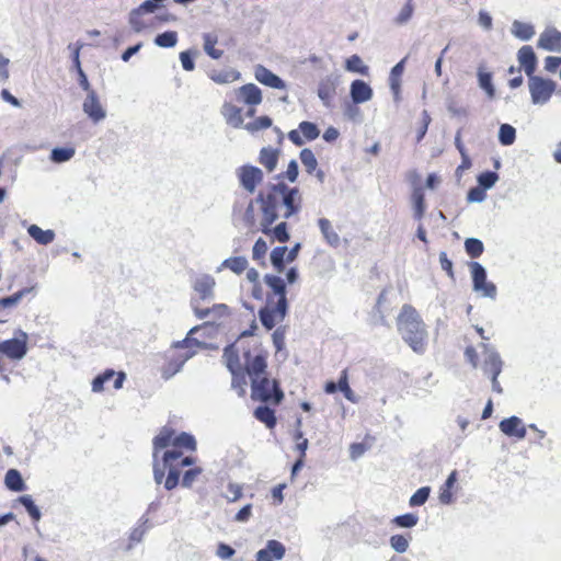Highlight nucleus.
Returning a JSON list of instances; mask_svg holds the SVG:
<instances>
[{
    "mask_svg": "<svg viewBox=\"0 0 561 561\" xmlns=\"http://www.w3.org/2000/svg\"><path fill=\"white\" fill-rule=\"evenodd\" d=\"M502 366L503 363L500 355L490 353L482 363V371L486 377L491 378V381H495V378H497L502 371Z\"/></svg>",
    "mask_w": 561,
    "mask_h": 561,
    "instance_id": "22",
    "label": "nucleus"
},
{
    "mask_svg": "<svg viewBox=\"0 0 561 561\" xmlns=\"http://www.w3.org/2000/svg\"><path fill=\"white\" fill-rule=\"evenodd\" d=\"M232 95L234 101L249 106L247 111L249 117L254 116L255 106L261 104L263 100L261 89L254 83H247L234 89Z\"/></svg>",
    "mask_w": 561,
    "mask_h": 561,
    "instance_id": "7",
    "label": "nucleus"
},
{
    "mask_svg": "<svg viewBox=\"0 0 561 561\" xmlns=\"http://www.w3.org/2000/svg\"><path fill=\"white\" fill-rule=\"evenodd\" d=\"M221 265L236 274H241L247 270L248 261L243 256H232L225 260Z\"/></svg>",
    "mask_w": 561,
    "mask_h": 561,
    "instance_id": "36",
    "label": "nucleus"
},
{
    "mask_svg": "<svg viewBox=\"0 0 561 561\" xmlns=\"http://www.w3.org/2000/svg\"><path fill=\"white\" fill-rule=\"evenodd\" d=\"M337 390H340L348 401H351V402L356 401L354 392L348 385L347 369H344L341 373V376H340V379L337 382Z\"/></svg>",
    "mask_w": 561,
    "mask_h": 561,
    "instance_id": "46",
    "label": "nucleus"
},
{
    "mask_svg": "<svg viewBox=\"0 0 561 561\" xmlns=\"http://www.w3.org/2000/svg\"><path fill=\"white\" fill-rule=\"evenodd\" d=\"M439 263H440L442 268L447 273V275L450 278H454L455 274H454V268H453V262L448 259L446 252L439 253Z\"/></svg>",
    "mask_w": 561,
    "mask_h": 561,
    "instance_id": "64",
    "label": "nucleus"
},
{
    "mask_svg": "<svg viewBox=\"0 0 561 561\" xmlns=\"http://www.w3.org/2000/svg\"><path fill=\"white\" fill-rule=\"evenodd\" d=\"M412 202L415 217L421 219L425 211V196L422 187H415L412 192Z\"/></svg>",
    "mask_w": 561,
    "mask_h": 561,
    "instance_id": "37",
    "label": "nucleus"
},
{
    "mask_svg": "<svg viewBox=\"0 0 561 561\" xmlns=\"http://www.w3.org/2000/svg\"><path fill=\"white\" fill-rule=\"evenodd\" d=\"M257 329L255 320L250 329L224 348L222 358L231 374V388L243 398L247 394L248 378L251 380V398L265 404L278 405L284 392L276 379L267 376L268 352L259 342H248Z\"/></svg>",
    "mask_w": 561,
    "mask_h": 561,
    "instance_id": "1",
    "label": "nucleus"
},
{
    "mask_svg": "<svg viewBox=\"0 0 561 561\" xmlns=\"http://www.w3.org/2000/svg\"><path fill=\"white\" fill-rule=\"evenodd\" d=\"M337 80L332 77L323 78L318 85V96L324 105L330 106L336 94Z\"/></svg>",
    "mask_w": 561,
    "mask_h": 561,
    "instance_id": "21",
    "label": "nucleus"
},
{
    "mask_svg": "<svg viewBox=\"0 0 561 561\" xmlns=\"http://www.w3.org/2000/svg\"><path fill=\"white\" fill-rule=\"evenodd\" d=\"M497 180L499 175L493 171L483 172L478 176V183L484 190L492 187Z\"/></svg>",
    "mask_w": 561,
    "mask_h": 561,
    "instance_id": "54",
    "label": "nucleus"
},
{
    "mask_svg": "<svg viewBox=\"0 0 561 561\" xmlns=\"http://www.w3.org/2000/svg\"><path fill=\"white\" fill-rule=\"evenodd\" d=\"M27 232L37 243L43 245L51 243L55 239V232L53 230H43L37 225H31Z\"/></svg>",
    "mask_w": 561,
    "mask_h": 561,
    "instance_id": "29",
    "label": "nucleus"
},
{
    "mask_svg": "<svg viewBox=\"0 0 561 561\" xmlns=\"http://www.w3.org/2000/svg\"><path fill=\"white\" fill-rule=\"evenodd\" d=\"M512 32L516 37L523 41L530 39L535 34V30L531 24L524 23L520 21H514L512 25Z\"/></svg>",
    "mask_w": 561,
    "mask_h": 561,
    "instance_id": "34",
    "label": "nucleus"
},
{
    "mask_svg": "<svg viewBox=\"0 0 561 561\" xmlns=\"http://www.w3.org/2000/svg\"><path fill=\"white\" fill-rule=\"evenodd\" d=\"M285 334H286L285 328H277L273 332L272 339H273V344H274L276 351H282L284 348Z\"/></svg>",
    "mask_w": 561,
    "mask_h": 561,
    "instance_id": "60",
    "label": "nucleus"
},
{
    "mask_svg": "<svg viewBox=\"0 0 561 561\" xmlns=\"http://www.w3.org/2000/svg\"><path fill=\"white\" fill-rule=\"evenodd\" d=\"M286 549L277 540H268L266 547L256 553V561H275L284 558Z\"/></svg>",
    "mask_w": 561,
    "mask_h": 561,
    "instance_id": "16",
    "label": "nucleus"
},
{
    "mask_svg": "<svg viewBox=\"0 0 561 561\" xmlns=\"http://www.w3.org/2000/svg\"><path fill=\"white\" fill-rule=\"evenodd\" d=\"M180 60H181V64H182V67H183L184 70H186V71L194 70L195 64H194L193 55H192L191 51H188V50L181 51L180 53Z\"/></svg>",
    "mask_w": 561,
    "mask_h": 561,
    "instance_id": "62",
    "label": "nucleus"
},
{
    "mask_svg": "<svg viewBox=\"0 0 561 561\" xmlns=\"http://www.w3.org/2000/svg\"><path fill=\"white\" fill-rule=\"evenodd\" d=\"M320 135V130L314 123L301 122L297 129L288 133V139L296 146H302L306 141H312Z\"/></svg>",
    "mask_w": 561,
    "mask_h": 561,
    "instance_id": "11",
    "label": "nucleus"
},
{
    "mask_svg": "<svg viewBox=\"0 0 561 561\" xmlns=\"http://www.w3.org/2000/svg\"><path fill=\"white\" fill-rule=\"evenodd\" d=\"M73 64L77 68V71H78V75H79V84L80 87L87 92V94H90L91 91H94L89 81H88V78L84 73V71L82 70L81 68V65H80V59H79V48L76 49L75 54H73Z\"/></svg>",
    "mask_w": 561,
    "mask_h": 561,
    "instance_id": "47",
    "label": "nucleus"
},
{
    "mask_svg": "<svg viewBox=\"0 0 561 561\" xmlns=\"http://www.w3.org/2000/svg\"><path fill=\"white\" fill-rule=\"evenodd\" d=\"M318 226H319V229L323 236V239L324 241L333 247V248H336L340 245L341 243V239H340V236L339 233L335 231V229L333 228L331 221L327 218H320L318 220Z\"/></svg>",
    "mask_w": 561,
    "mask_h": 561,
    "instance_id": "23",
    "label": "nucleus"
},
{
    "mask_svg": "<svg viewBox=\"0 0 561 561\" xmlns=\"http://www.w3.org/2000/svg\"><path fill=\"white\" fill-rule=\"evenodd\" d=\"M473 289L482 293L483 296L494 298L496 296V287L493 283L486 280V272L478 262L470 263Z\"/></svg>",
    "mask_w": 561,
    "mask_h": 561,
    "instance_id": "9",
    "label": "nucleus"
},
{
    "mask_svg": "<svg viewBox=\"0 0 561 561\" xmlns=\"http://www.w3.org/2000/svg\"><path fill=\"white\" fill-rule=\"evenodd\" d=\"M516 139V130L512 125L503 124L500 127L499 140L503 146H510L514 144Z\"/></svg>",
    "mask_w": 561,
    "mask_h": 561,
    "instance_id": "44",
    "label": "nucleus"
},
{
    "mask_svg": "<svg viewBox=\"0 0 561 561\" xmlns=\"http://www.w3.org/2000/svg\"><path fill=\"white\" fill-rule=\"evenodd\" d=\"M254 417L270 430H273L277 424L275 411L267 405H260L254 410Z\"/></svg>",
    "mask_w": 561,
    "mask_h": 561,
    "instance_id": "26",
    "label": "nucleus"
},
{
    "mask_svg": "<svg viewBox=\"0 0 561 561\" xmlns=\"http://www.w3.org/2000/svg\"><path fill=\"white\" fill-rule=\"evenodd\" d=\"M345 69L350 72L360 73L363 76L368 75L369 68L364 65L362 58L358 55H352L345 61Z\"/></svg>",
    "mask_w": 561,
    "mask_h": 561,
    "instance_id": "35",
    "label": "nucleus"
},
{
    "mask_svg": "<svg viewBox=\"0 0 561 561\" xmlns=\"http://www.w3.org/2000/svg\"><path fill=\"white\" fill-rule=\"evenodd\" d=\"M145 13L140 12L138 9H134L129 14V24L133 30L137 33L144 31L145 28L151 26V23H148L144 19Z\"/></svg>",
    "mask_w": 561,
    "mask_h": 561,
    "instance_id": "38",
    "label": "nucleus"
},
{
    "mask_svg": "<svg viewBox=\"0 0 561 561\" xmlns=\"http://www.w3.org/2000/svg\"><path fill=\"white\" fill-rule=\"evenodd\" d=\"M478 78L480 87L488 93L490 98H493L495 90L492 84V75L490 72L479 71Z\"/></svg>",
    "mask_w": 561,
    "mask_h": 561,
    "instance_id": "52",
    "label": "nucleus"
},
{
    "mask_svg": "<svg viewBox=\"0 0 561 561\" xmlns=\"http://www.w3.org/2000/svg\"><path fill=\"white\" fill-rule=\"evenodd\" d=\"M272 124V119L268 116L264 115L256 117L252 122H249L248 124H245L244 127L248 131L254 134L256 131L270 128Z\"/></svg>",
    "mask_w": 561,
    "mask_h": 561,
    "instance_id": "42",
    "label": "nucleus"
},
{
    "mask_svg": "<svg viewBox=\"0 0 561 561\" xmlns=\"http://www.w3.org/2000/svg\"><path fill=\"white\" fill-rule=\"evenodd\" d=\"M5 486L14 492H21L25 489V483L21 473L16 469H10L4 477Z\"/></svg>",
    "mask_w": 561,
    "mask_h": 561,
    "instance_id": "31",
    "label": "nucleus"
},
{
    "mask_svg": "<svg viewBox=\"0 0 561 561\" xmlns=\"http://www.w3.org/2000/svg\"><path fill=\"white\" fill-rule=\"evenodd\" d=\"M537 46L549 51H561V32L557 28H546L539 36Z\"/></svg>",
    "mask_w": 561,
    "mask_h": 561,
    "instance_id": "14",
    "label": "nucleus"
},
{
    "mask_svg": "<svg viewBox=\"0 0 561 561\" xmlns=\"http://www.w3.org/2000/svg\"><path fill=\"white\" fill-rule=\"evenodd\" d=\"M82 108L94 123L101 122L106 116V112L103 108L95 91H91L90 94H87Z\"/></svg>",
    "mask_w": 561,
    "mask_h": 561,
    "instance_id": "13",
    "label": "nucleus"
},
{
    "mask_svg": "<svg viewBox=\"0 0 561 561\" xmlns=\"http://www.w3.org/2000/svg\"><path fill=\"white\" fill-rule=\"evenodd\" d=\"M19 502L25 507L35 522L41 519V512L30 495L20 496Z\"/></svg>",
    "mask_w": 561,
    "mask_h": 561,
    "instance_id": "48",
    "label": "nucleus"
},
{
    "mask_svg": "<svg viewBox=\"0 0 561 561\" xmlns=\"http://www.w3.org/2000/svg\"><path fill=\"white\" fill-rule=\"evenodd\" d=\"M371 437H367L365 442L354 443L350 447V454L353 459L360 457L371 446Z\"/></svg>",
    "mask_w": 561,
    "mask_h": 561,
    "instance_id": "53",
    "label": "nucleus"
},
{
    "mask_svg": "<svg viewBox=\"0 0 561 561\" xmlns=\"http://www.w3.org/2000/svg\"><path fill=\"white\" fill-rule=\"evenodd\" d=\"M430 493H431V488L430 486H422V488H420L410 497V501H409L410 506L414 507V506L423 505L427 501V499L430 496Z\"/></svg>",
    "mask_w": 561,
    "mask_h": 561,
    "instance_id": "49",
    "label": "nucleus"
},
{
    "mask_svg": "<svg viewBox=\"0 0 561 561\" xmlns=\"http://www.w3.org/2000/svg\"><path fill=\"white\" fill-rule=\"evenodd\" d=\"M114 379L113 388L118 390L123 387L126 379L124 371H115L113 369H106L102 374L98 375L92 381V391L101 392L105 389V383Z\"/></svg>",
    "mask_w": 561,
    "mask_h": 561,
    "instance_id": "12",
    "label": "nucleus"
},
{
    "mask_svg": "<svg viewBox=\"0 0 561 561\" xmlns=\"http://www.w3.org/2000/svg\"><path fill=\"white\" fill-rule=\"evenodd\" d=\"M237 175L241 186L249 193H254L264 179L262 170L254 165H242Z\"/></svg>",
    "mask_w": 561,
    "mask_h": 561,
    "instance_id": "10",
    "label": "nucleus"
},
{
    "mask_svg": "<svg viewBox=\"0 0 561 561\" xmlns=\"http://www.w3.org/2000/svg\"><path fill=\"white\" fill-rule=\"evenodd\" d=\"M392 522L399 527L411 528L417 524L419 517L413 513H407L394 517Z\"/></svg>",
    "mask_w": 561,
    "mask_h": 561,
    "instance_id": "51",
    "label": "nucleus"
},
{
    "mask_svg": "<svg viewBox=\"0 0 561 561\" xmlns=\"http://www.w3.org/2000/svg\"><path fill=\"white\" fill-rule=\"evenodd\" d=\"M255 205L260 210V230L284 243L289 240L287 224L282 221L274 228L272 225L282 217L289 219L299 214L302 207V195L298 187H289L285 183H275L261 191L254 201H251L243 214V221L248 227H254L257 222Z\"/></svg>",
    "mask_w": 561,
    "mask_h": 561,
    "instance_id": "2",
    "label": "nucleus"
},
{
    "mask_svg": "<svg viewBox=\"0 0 561 561\" xmlns=\"http://www.w3.org/2000/svg\"><path fill=\"white\" fill-rule=\"evenodd\" d=\"M215 279L210 275H203L194 282V290L202 299H207L213 296Z\"/></svg>",
    "mask_w": 561,
    "mask_h": 561,
    "instance_id": "25",
    "label": "nucleus"
},
{
    "mask_svg": "<svg viewBox=\"0 0 561 561\" xmlns=\"http://www.w3.org/2000/svg\"><path fill=\"white\" fill-rule=\"evenodd\" d=\"M300 161L305 167L308 174H313L318 169V161L313 151L309 148H305L299 153Z\"/></svg>",
    "mask_w": 561,
    "mask_h": 561,
    "instance_id": "33",
    "label": "nucleus"
},
{
    "mask_svg": "<svg viewBox=\"0 0 561 561\" xmlns=\"http://www.w3.org/2000/svg\"><path fill=\"white\" fill-rule=\"evenodd\" d=\"M75 152L72 147L55 148L51 150L50 159L56 163L66 162L75 156Z\"/></svg>",
    "mask_w": 561,
    "mask_h": 561,
    "instance_id": "45",
    "label": "nucleus"
},
{
    "mask_svg": "<svg viewBox=\"0 0 561 561\" xmlns=\"http://www.w3.org/2000/svg\"><path fill=\"white\" fill-rule=\"evenodd\" d=\"M201 467H194L186 470L182 477L181 484L184 488H191L198 476L202 473Z\"/></svg>",
    "mask_w": 561,
    "mask_h": 561,
    "instance_id": "55",
    "label": "nucleus"
},
{
    "mask_svg": "<svg viewBox=\"0 0 561 561\" xmlns=\"http://www.w3.org/2000/svg\"><path fill=\"white\" fill-rule=\"evenodd\" d=\"M28 335L19 330L12 339L0 342V354L11 360H21L28 351Z\"/></svg>",
    "mask_w": 561,
    "mask_h": 561,
    "instance_id": "6",
    "label": "nucleus"
},
{
    "mask_svg": "<svg viewBox=\"0 0 561 561\" xmlns=\"http://www.w3.org/2000/svg\"><path fill=\"white\" fill-rule=\"evenodd\" d=\"M414 5L413 0H408L404 7L401 9L400 13L396 18L397 24H404L407 23L413 15Z\"/></svg>",
    "mask_w": 561,
    "mask_h": 561,
    "instance_id": "56",
    "label": "nucleus"
},
{
    "mask_svg": "<svg viewBox=\"0 0 561 561\" xmlns=\"http://www.w3.org/2000/svg\"><path fill=\"white\" fill-rule=\"evenodd\" d=\"M528 84L531 101L535 104L547 103L556 90V83L552 80L543 79L535 75L529 77Z\"/></svg>",
    "mask_w": 561,
    "mask_h": 561,
    "instance_id": "8",
    "label": "nucleus"
},
{
    "mask_svg": "<svg viewBox=\"0 0 561 561\" xmlns=\"http://www.w3.org/2000/svg\"><path fill=\"white\" fill-rule=\"evenodd\" d=\"M254 77L260 83L267 85L270 88H273V89H285L286 88L285 82L278 76H276L274 72H272L270 69H267L266 67H264L262 65H259L255 68Z\"/></svg>",
    "mask_w": 561,
    "mask_h": 561,
    "instance_id": "18",
    "label": "nucleus"
},
{
    "mask_svg": "<svg viewBox=\"0 0 561 561\" xmlns=\"http://www.w3.org/2000/svg\"><path fill=\"white\" fill-rule=\"evenodd\" d=\"M266 253L267 244L262 238H259L253 245L252 257L255 261H261L265 257Z\"/></svg>",
    "mask_w": 561,
    "mask_h": 561,
    "instance_id": "57",
    "label": "nucleus"
},
{
    "mask_svg": "<svg viewBox=\"0 0 561 561\" xmlns=\"http://www.w3.org/2000/svg\"><path fill=\"white\" fill-rule=\"evenodd\" d=\"M299 175L298 163L296 160H290L285 172L279 173L276 178L278 183H284V180L295 183Z\"/></svg>",
    "mask_w": 561,
    "mask_h": 561,
    "instance_id": "43",
    "label": "nucleus"
},
{
    "mask_svg": "<svg viewBox=\"0 0 561 561\" xmlns=\"http://www.w3.org/2000/svg\"><path fill=\"white\" fill-rule=\"evenodd\" d=\"M221 114L228 125L234 128H240L243 125L242 108L233 104L232 101H226L222 104Z\"/></svg>",
    "mask_w": 561,
    "mask_h": 561,
    "instance_id": "20",
    "label": "nucleus"
},
{
    "mask_svg": "<svg viewBox=\"0 0 561 561\" xmlns=\"http://www.w3.org/2000/svg\"><path fill=\"white\" fill-rule=\"evenodd\" d=\"M208 77L218 84H225L239 80L240 72L236 70H211Z\"/></svg>",
    "mask_w": 561,
    "mask_h": 561,
    "instance_id": "32",
    "label": "nucleus"
},
{
    "mask_svg": "<svg viewBox=\"0 0 561 561\" xmlns=\"http://www.w3.org/2000/svg\"><path fill=\"white\" fill-rule=\"evenodd\" d=\"M204 50L213 59H219L224 55L222 49H217L216 44L218 43V36L213 33H205L203 35Z\"/></svg>",
    "mask_w": 561,
    "mask_h": 561,
    "instance_id": "30",
    "label": "nucleus"
},
{
    "mask_svg": "<svg viewBox=\"0 0 561 561\" xmlns=\"http://www.w3.org/2000/svg\"><path fill=\"white\" fill-rule=\"evenodd\" d=\"M397 327L404 342L417 354L427 346V330L420 313L411 305H403L397 318Z\"/></svg>",
    "mask_w": 561,
    "mask_h": 561,
    "instance_id": "5",
    "label": "nucleus"
},
{
    "mask_svg": "<svg viewBox=\"0 0 561 561\" xmlns=\"http://www.w3.org/2000/svg\"><path fill=\"white\" fill-rule=\"evenodd\" d=\"M499 427L502 433H504L508 437H515L517 439H523L526 436V427L523 424L522 420L517 416H511L508 419H504L500 422Z\"/></svg>",
    "mask_w": 561,
    "mask_h": 561,
    "instance_id": "15",
    "label": "nucleus"
},
{
    "mask_svg": "<svg viewBox=\"0 0 561 561\" xmlns=\"http://www.w3.org/2000/svg\"><path fill=\"white\" fill-rule=\"evenodd\" d=\"M264 279L272 293L267 295L266 305L259 310V317L263 327L270 331L286 317V286L279 276L265 275Z\"/></svg>",
    "mask_w": 561,
    "mask_h": 561,
    "instance_id": "4",
    "label": "nucleus"
},
{
    "mask_svg": "<svg viewBox=\"0 0 561 561\" xmlns=\"http://www.w3.org/2000/svg\"><path fill=\"white\" fill-rule=\"evenodd\" d=\"M457 482V471L454 470L445 481V483L440 486L439 490V502L442 504H450L454 499L453 489Z\"/></svg>",
    "mask_w": 561,
    "mask_h": 561,
    "instance_id": "28",
    "label": "nucleus"
},
{
    "mask_svg": "<svg viewBox=\"0 0 561 561\" xmlns=\"http://www.w3.org/2000/svg\"><path fill=\"white\" fill-rule=\"evenodd\" d=\"M485 191L480 185L470 188L467 195L468 202H482L486 196Z\"/></svg>",
    "mask_w": 561,
    "mask_h": 561,
    "instance_id": "61",
    "label": "nucleus"
},
{
    "mask_svg": "<svg viewBox=\"0 0 561 561\" xmlns=\"http://www.w3.org/2000/svg\"><path fill=\"white\" fill-rule=\"evenodd\" d=\"M196 439L182 432L176 435L172 427L163 426L152 439L153 478L158 484L163 483L169 491L180 484L182 468L195 463V458L184 456V451H195Z\"/></svg>",
    "mask_w": 561,
    "mask_h": 561,
    "instance_id": "3",
    "label": "nucleus"
},
{
    "mask_svg": "<svg viewBox=\"0 0 561 561\" xmlns=\"http://www.w3.org/2000/svg\"><path fill=\"white\" fill-rule=\"evenodd\" d=\"M287 252V247H276L271 253V262L278 272H283L285 268L284 261Z\"/></svg>",
    "mask_w": 561,
    "mask_h": 561,
    "instance_id": "41",
    "label": "nucleus"
},
{
    "mask_svg": "<svg viewBox=\"0 0 561 561\" xmlns=\"http://www.w3.org/2000/svg\"><path fill=\"white\" fill-rule=\"evenodd\" d=\"M195 314L198 319H205L209 316H213L214 319H220L229 316V308L225 304H217L211 308H196Z\"/></svg>",
    "mask_w": 561,
    "mask_h": 561,
    "instance_id": "27",
    "label": "nucleus"
},
{
    "mask_svg": "<svg viewBox=\"0 0 561 561\" xmlns=\"http://www.w3.org/2000/svg\"><path fill=\"white\" fill-rule=\"evenodd\" d=\"M279 150L271 147H264L259 154V162L266 169L267 172H273L278 163Z\"/></svg>",
    "mask_w": 561,
    "mask_h": 561,
    "instance_id": "24",
    "label": "nucleus"
},
{
    "mask_svg": "<svg viewBox=\"0 0 561 561\" xmlns=\"http://www.w3.org/2000/svg\"><path fill=\"white\" fill-rule=\"evenodd\" d=\"M197 331V328H193L190 330L187 336L182 340V341H179L176 343H174V347L176 348H183V347H197L201 345V342L194 337H192L191 335Z\"/></svg>",
    "mask_w": 561,
    "mask_h": 561,
    "instance_id": "59",
    "label": "nucleus"
},
{
    "mask_svg": "<svg viewBox=\"0 0 561 561\" xmlns=\"http://www.w3.org/2000/svg\"><path fill=\"white\" fill-rule=\"evenodd\" d=\"M294 439L296 442V449L299 451V457L306 458V450L309 444L308 439L304 437V434L300 430L295 432Z\"/></svg>",
    "mask_w": 561,
    "mask_h": 561,
    "instance_id": "58",
    "label": "nucleus"
},
{
    "mask_svg": "<svg viewBox=\"0 0 561 561\" xmlns=\"http://www.w3.org/2000/svg\"><path fill=\"white\" fill-rule=\"evenodd\" d=\"M350 93L352 101L355 104L368 102L369 100H371L374 95L370 85L367 82L359 79H356L351 83Z\"/></svg>",
    "mask_w": 561,
    "mask_h": 561,
    "instance_id": "19",
    "label": "nucleus"
},
{
    "mask_svg": "<svg viewBox=\"0 0 561 561\" xmlns=\"http://www.w3.org/2000/svg\"><path fill=\"white\" fill-rule=\"evenodd\" d=\"M411 539V536L409 535L408 537L403 536V535H393L390 537V546L397 551V552H400V553H403L408 550L409 548V541Z\"/></svg>",
    "mask_w": 561,
    "mask_h": 561,
    "instance_id": "50",
    "label": "nucleus"
},
{
    "mask_svg": "<svg viewBox=\"0 0 561 561\" xmlns=\"http://www.w3.org/2000/svg\"><path fill=\"white\" fill-rule=\"evenodd\" d=\"M178 43V33L175 31H167L159 34L154 38V44L159 47L170 48L174 47Z\"/></svg>",
    "mask_w": 561,
    "mask_h": 561,
    "instance_id": "39",
    "label": "nucleus"
},
{
    "mask_svg": "<svg viewBox=\"0 0 561 561\" xmlns=\"http://www.w3.org/2000/svg\"><path fill=\"white\" fill-rule=\"evenodd\" d=\"M465 249H466L467 254L471 259H477V257L481 256V254L483 253L484 245H483L482 241L479 239L468 238L465 241Z\"/></svg>",
    "mask_w": 561,
    "mask_h": 561,
    "instance_id": "40",
    "label": "nucleus"
},
{
    "mask_svg": "<svg viewBox=\"0 0 561 561\" xmlns=\"http://www.w3.org/2000/svg\"><path fill=\"white\" fill-rule=\"evenodd\" d=\"M517 59L526 75L531 77L535 75L537 68V57L531 46L525 45L519 48Z\"/></svg>",
    "mask_w": 561,
    "mask_h": 561,
    "instance_id": "17",
    "label": "nucleus"
},
{
    "mask_svg": "<svg viewBox=\"0 0 561 561\" xmlns=\"http://www.w3.org/2000/svg\"><path fill=\"white\" fill-rule=\"evenodd\" d=\"M227 490L230 495L227 496L229 502H237L242 497V486L237 483H229Z\"/></svg>",
    "mask_w": 561,
    "mask_h": 561,
    "instance_id": "63",
    "label": "nucleus"
}]
</instances>
